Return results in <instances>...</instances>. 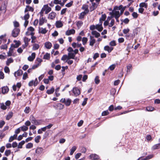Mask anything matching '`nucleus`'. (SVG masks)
<instances>
[{"label":"nucleus","instance_id":"a18cd8bd","mask_svg":"<svg viewBox=\"0 0 160 160\" xmlns=\"http://www.w3.org/2000/svg\"><path fill=\"white\" fill-rule=\"evenodd\" d=\"M88 41V39L87 38L83 37L82 39V42L83 44L85 45Z\"/></svg>","mask_w":160,"mask_h":160},{"label":"nucleus","instance_id":"f8f14e48","mask_svg":"<svg viewBox=\"0 0 160 160\" xmlns=\"http://www.w3.org/2000/svg\"><path fill=\"white\" fill-rule=\"evenodd\" d=\"M36 54L35 52L32 53L31 55L28 58V60L30 61H32L33 60L35 57Z\"/></svg>","mask_w":160,"mask_h":160},{"label":"nucleus","instance_id":"a878e982","mask_svg":"<svg viewBox=\"0 0 160 160\" xmlns=\"http://www.w3.org/2000/svg\"><path fill=\"white\" fill-rule=\"evenodd\" d=\"M13 115V113L12 112H9L6 117V119L7 120H9L12 118Z\"/></svg>","mask_w":160,"mask_h":160},{"label":"nucleus","instance_id":"7ed1b4c3","mask_svg":"<svg viewBox=\"0 0 160 160\" xmlns=\"http://www.w3.org/2000/svg\"><path fill=\"white\" fill-rule=\"evenodd\" d=\"M60 102H62L65 104L67 106H69L70 105L71 102V100L69 98H62L60 100Z\"/></svg>","mask_w":160,"mask_h":160},{"label":"nucleus","instance_id":"37998d69","mask_svg":"<svg viewBox=\"0 0 160 160\" xmlns=\"http://www.w3.org/2000/svg\"><path fill=\"white\" fill-rule=\"evenodd\" d=\"M20 128L21 129V130L23 131H27L28 129V127H27L26 126H23Z\"/></svg>","mask_w":160,"mask_h":160},{"label":"nucleus","instance_id":"79ce46f5","mask_svg":"<svg viewBox=\"0 0 160 160\" xmlns=\"http://www.w3.org/2000/svg\"><path fill=\"white\" fill-rule=\"evenodd\" d=\"M41 139V137L40 136H36L34 139L36 143H38L39 142V140Z\"/></svg>","mask_w":160,"mask_h":160},{"label":"nucleus","instance_id":"338daca9","mask_svg":"<svg viewBox=\"0 0 160 160\" xmlns=\"http://www.w3.org/2000/svg\"><path fill=\"white\" fill-rule=\"evenodd\" d=\"M133 17L134 18H137L138 17V14L136 12H133L132 14Z\"/></svg>","mask_w":160,"mask_h":160},{"label":"nucleus","instance_id":"49530a36","mask_svg":"<svg viewBox=\"0 0 160 160\" xmlns=\"http://www.w3.org/2000/svg\"><path fill=\"white\" fill-rule=\"evenodd\" d=\"M154 109V108L151 106L148 107L146 108V110L148 111H152Z\"/></svg>","mask_w":160,"mask_h":160},{"label":"nucleus","instance_id":"f257e3e1","mask_svg":"<svg viewBox=\"0 0 160 160\" xmlns=\"http://www.w3.org/2000/svg\"><path fill=\"white\" fill-rule=\"evenodd\" d=\"M11 102L10 101H7L5 103H0V108L3 110H6L10 105Z\"/></svg>","mask_w":160,"mask_h":160},{"label":"nucleus","instance_id":"b1692460","mask_svg":"<svg viewBox=\"0 0 160 160\" xmlns=\"http://www.w3.org/2000/svg\"><path fill=\"white\" fill-rule=\"evenodd\" d=\"M72 46L73 48H79L81 47L82 46L81 43H78L73 42L72 44Z\"/></svg>","mask_w":160,"mask_h":160},{"label":"nucleus","instance_id":"de8ad7c7","mask_svg":"<svg viewBox=\"0 0 160 160\" xmlns=\"http://www.w3.org/2000/svg\"><path fill=\"white\" fill-rule=\"evenodd\" d=\"M32 123L36 125H38L41 124V122L40 121L36 120L34 121V122H32Z\"/></svg>","mask_w":160,"mask_h":160},{"label":"nucleus","instance_id":"4468645a","mask_svg":"<svg viewBox=\"0 0 160 160\" xmlns=\"http://www.w3.org/2000/svg\"><path fill=\"white\" fill-rule=\"evenodd\" d=\"M23 73V71L21 70H19L14 72V75L15 77L21 75Z\"/></svg>","mask_w":160,"mask_h":160},{"label":"nucleus","instance_id":"bb28decb","mask_svg":"<svg viewBox=\"0 0 160 160\" xmlns=\"http://www.w3.org/2000/svg\"><path fill=\"white\" fill-rule=\"evenodd\" d=\"M47 30L45 28H41L39 29V32L43 34H45L47 33Z\"/></svg>","mask_w":160,"mask_h":160},{"label":"nucleus","instance_id":"8fccbe9b","mask_svg":"<svg viewBox=\"0 0 160 160\" xmlns=\"http://www.w3.org/2000/svg\"><path fill=\"white\" fill-rule=\"evenodd\" d=\"M68 56L67 55H64L62 58L61 60L62 61H64L66 59H67L68 60L69 59H68Z\"/></svg>","mask_w":160,"mask_h":160},{"label":"nucleus","instance_id":"e433bc0d","mask_svg":"<svg viewBox=\"0 0 160 160\" xmlns=\"http://www.w3.org/2000/svg\"><path fill=\"white\" fill-rule=\"evenodd\" d=\"M64 105L61 103H58L57 105V108L58 109H62L64 108Z\"/></svg>","mask_w":160,"mask_h":160},{"label":"nucleus","instance_id":"cd10ccee","mask_svg":"<svg viewBox=\"0 0 160 160\" xmlns=\"http://www.w3.org/2000/svg\"><path fill=\"white\" fill-rule=\"evenodd\" d=\"M160 148V143L153 145L152 148V150L159 149Z\"/></svg>","mask_w":160,"mask_h":160},{"label":"nucleus","instance_id":"393cba45","mask_svg":"<svg viewBox=\"0 0 160 160\" xmlns=\"http://www.w3.org/2000/svg\"><path fill=\"white\" fill-rule=\"evenodd\" d=\"M96 29H97L98 31L101 32L103 29V27L102 26L98 24L95 25Z\"/></svg>","mask_w":160,"mask_h":160},{"label":"nucleus","instance_id":"1a4fd4ad","mask_svg":"<svg viewBox=\"0 0 160 160\" xmlns=\"http://www.w3.org/2000/svg\"><path fill=\"white\" fill-rule=\"evenodd\" d=\"M90 43L89 45L91 46H93L95 42V40L94 38V37L93 36H90Z\"/></svg>","mask_w":160,"mask_h":160},{"label":"nucleus","instance_id":"e2e57ef3","mask_svg":"<svg viewBox=\"0 0 160 160\" xmlns=\"http://www.w3.org/2000/svg\"><path fill=\"white\" fill-rule=\"evenodd\" d=\"M106 16L105 14H102V15L101 18H100V19L102 21H104L106 19Z\"/></svg>","mask_w":160,"mask_h":160},{"label":"nucleus","instance_id":"412c9836","mask_svg":"<svg viewBox=\"0 0 160 160\" xmlns=\"http://www.w3.org/2000/svg\"><path fill=\"white\" fill-rule=\"evenodd\" d=\"M43 149L42 148H38L36 150V153L38 154H41L43 151Z\"/></svg>","mask_w":160,"mask_h":160},{"label":"nucleus","instance_id":"4c0bfd02","mask_svg":"<svg viewBox=\"0 0 160 160\" xmlns=\"http://www.w3.org/2000/svg\"><path fill=\"white\" fill-rule=\"evenodd\" d=\"M39 46L38 44L35 43L33 44L32 49L34 50H37L39 48Z\"/></svg>","mask_w":160,"mask_h":160},{"label":"nucleus","instance_id":"a19ab883","mask_svg":"<svg viewBox=\"0 0 160 160\" xmlns=\"http://www.w3.org/2000/svg\"><path fill=\"white\" fill-rule=\"evenodd\" d=\"M30 111V109L29 107H26L24 110V112L25 113L28 114V113Z\"/></svg>","mask_w":160,"mask_h":160},{"label":"nucleus","instance_id":"0e129e2a","mask_svg":"<svg viewBox=\"0 0 160 160\" xmlns=\"http://www.w3.org/2000/svg\"><path fill=\"white\" fill-rule=\"evenodd\" d=\"M5 123V122L4 121H0V128H2Z\"/></svg>","mask_w":160,"mask_h":160},{"label":"nucleus","instance_id":"0eeeda50","mask_svg":"<svg viewBox=\"0 0 160 160\" xmlns=\"http://www.w3.org/2000/svg\"><path fill=\"white\" fill-rule=\"evenodd\" d=\"M20 45L19 43L18 42H16L15 44H12L11 45V46L10 48V50L12 52L13 51L15 48H18Z\"/></svg>","mask_w":160,"mask_h":160},{"label":"nucleus","instance_id":"774afa93","mask_svg":"<svg viewBox=\"0 0 160 160\" xmlns=\"http://www.w3.org/2000/svg\"><path fill=\"white\" fill-rule=\"evenodd\" d=\"M4 71L6 73H9L10 70L8 67H5L4 68Z\"/></svg>","mask_w":160,"mask_h":160},{"label":"nucleus","instance_id":"c85d7f7f","mask_svg":"<svg viewBox=\"0 0 160 160\" xmlns=\"http://www.w3.org/2000/svg\"><path fill=\"white\" fill-rule=\"evenodd\" d=\"M45 46L47 48L49 49L51 48L52 44L50 42H46L45 44Z\"/></svg>","mask_w":160,"mask_h":160},{"label":"nucleus","instance_id":"6e6552de","mask_svg":"<svg viewBox=\"0 0 160 160\" xmlns=\"http://www.w3.org/2000/svg\"><path fill=\"white\" fill-rule=\"evenodd\" d=\"M43 8H44V11H45V14H46L48 13L51 10V8L49 7L48 5H44Z\"/></svg>","mask_w":160,"mask_h":160},{"label":"nucleus","instance_id":"f3484780","mask_svg":"<svg viewBox=\"0 0 160 160\" xmlns=\"http://www.w3.org/2000/svg\"><path fill=\"white\" fill-rule=\"evenodd\" d=\"M98 4L96 3L95 2H92V6L90 7V9L92 11L94 10L97 7Z\"/></svg>","mask_w":160,"mask_h":160},{"label":"nucleus","instance_id":"dca6fc26","mask_svg":"<svg viewBox=\"0 0 160 160\" xmlns=\"http://www.w3.org/2000/svg\"><path fill=\"white\" fill-rule=\"evenodd\" d=\"M68 59H74V57H75V55L74 52H69L68 54Z\"/></svg>","mask_w":160,"mask_h":160},{"label":"nucleus","instance_id":"7c9ffc66","mask_svg":"<svg viewBox=\"0 0 160 160\" xmlns=\"http://www.w3.org/2000/svg\"><path fill=\"white\" fill-rule=\"evenodd\" d=\"M13 60L12 58H10L8 59L6 62V64L7 66H9L11 63L13 62Z\"/></svg>","mask_w":160,"mask_h":160},{"label":"nucleus","instance_id":"473e14b6","mask_svg":"<svg viewBox=\"0 0 160 160\" xmlns=\"http://www.w3.org/2000/svg\"><path fill=\"white\" fill-rule=\"evenodd\" d=\"M50 58V54L46 53L43 56V59L46 60H49Z\"/></svg>","mask_w":160,"mask_h":160},{"label":"nucleus","instance_id":"69168bd1","mask_svg":"<svg viewBox=\"0 0 160 160\" xmlns=\"http://www.w3.org/2000/svg\"><path fill=\"white\" fill-rule=\"evenodd\" d=\"M129 31V29L128 28L124 29L123 30V32L125 34H127Z\"/></svg>","mask_w":160,"mask_h":160},{"label":"nucleus","instance_id":"ddd939ff","mask_svg":"<svg viewBox=\"0 0 160 160\" xmlns=\"http://www.w3.org/2000/svg\"><path fill=\"white\" fill-rule=\"evenodd\" d=\"M113 49V48L112 47H110L108 46H105L104 47V50L105 51H107L108 52L110 53V52Z\"/></svg>","mask_w":160,"mask_h":160},{"label":"nucleus","instance_id":"052dcab7","mask_svg":"<svg viewBox=\"0 0 160 160\" xmlns=\"http://www.w3.org/2000/svg\"><path fill=\"white\" fill-rule=\"evenodd\" d=\"M109 45L112 46H116V42L115 41H111Z\"/></svg>","mask_w":160,"mask_h":160},{"label":"nucleus","instance_id":"9b49d317","mask_svg":"<svg viewBox=\"0 0 160 160\" xmlns=\"http://www.w3.org/2000/svg\"><path fill=\"white\" fill-rule=\"evenodd\" d=\"M90 158L93 160L98 159L99 158V156L95 154H92L89 156Z\"/></svg>","mask_w":160,"mask_h":160},{"label":"nucleus","instance_id":"603ef678","mask_svg":"<svg viewBox=\"0 0 160 160\" xmlns=\"http://www.w3.org/2000/svg\"><path fill=\"white\" fill-rule=\"evenodd\" d=\"M33 147V144L31 143H28L26 146V148H30Z\"/></svg>","mask_w":160,"mask_h":160},{"label":"nucleus","instance_id":"864d4df0","mask_svg":"<svg viewBox=\"0 0 160 160\" xmlns=\"http://www.w3.org/2000/svg\"><path fill=\"white\" fill-rule=\"evenodd\" d=\"M11 152L10 150H7L5 152V155L6 156H8L11 154Z\"/></svg>","mask_w":160,"mask_h":160},{"label":"nucleus","instance_id":"bf43d9fd","mask_svg":"<svg viewBox=\"0 0 160 160\" xmlns=\"http://www.w3.org/2000/svg\"><path fill=\"white\" fill-rule=\"evenodd\" d=\"M29 18V15L28 13L26 14L24 17V18L25 20H28Z\"/></svg>","mask_w":160,"mask_h":160},{"label":"nucleus","instance_id":"c03bdc74","mask_svg":"<svg viewBox=\"0 0 160 160\" xmlns=\"http://www.w3.org/2000/svg\"><path fill=\"white\" fill-rule=\"evenodd\" d=\"M3 131L2 130L0 131V138L2 139L5 137L6 134L3 133Z\"/></svg>","mask_w":160,"mask_h":160},{"label":"nucleus","instance_id":"09e8293b","mask_svg":"<svg viewBox=\"0 0 160 160\" xmlns=\"http://www.w3.org/2000/svg\"><path fill=\"white\" fill-rule=\"evenodd\" d=\"M94 81L96 84H98L100 82V80L99 79V77L98 76H97L95 78Z\"/></svg>","mask_w":160,"mask_h":160},{"label":"nucleus","instance_id":"680f3d73","mask_svg":"<svg viewBox=\"0 0 160 160\" xmlns=\"http://www.w3.org/2000/svg\"><path fill=\"white\" fill-rule=\"evenodd\" d=\"M114 19H112L111 21V22L109 25V27H112L114 24Z\"/></svg>","mask_w":160,"mask_h":160},{"label":"nucleus","instance_id":"f704fd0d","mask_svg":"<svg viewBox=\"0 0 160 160\" xmlns=\"http://www.w3.org/2000/svg\"><path fill=\"white\" fill-rule=\"evenodd\" d=\"M25 143V141H22L19 143L18 145V148H22V146Z\"/></svg>","mask_w":160,"mask_h":160},{"label":"nucleus","instance_id":"aec40b11","mask_svg":"<svg viewBox=\"0 0 160 160\" xmlns=\"http://www.w3.org/2000/svg\"><path fill=\"white\" fill-rule=\"evenodd\" d=\"M9 91V88L7 86L4 87L2 88V92L3 94L7 93Z\"/></svg>","mask_w":160,"mask_h":160},{"label":"nucleus","instance_id":"f03ea898","mask_svg":"<svg viewBox=\"0 0 160 160\" xmlns=\"http://www.w3.org/2000/svg\"><path fill=\"white\" fill-rule=\"evenodd\" d=\"M110 14L112 16V17H113L114 16L117 22H119L118 18L120 17V14L119 11H113L112 12H110Z\"/></svg>","mask_w":160,"mask_h":160},{"label":"nucleus","instance_id":"5701e85b","mask_svg":"<svg viewBox=\"0 0 160 160\" xmlns=\"http://www.w3.org/2000/svg\"><path fill=\"white\" fill-rule=\"evenodd\" d=\"M92 34L94 35L95 37L98 38L100 36V34L96 31H93L91 32Z\"/></svg>","mask_w":160,"mask_h":160},{"label":"nucleus","instance_id":"6e6d98bb","mask_svg":"<svg viewBox=\"0 0 160 160\" xmlns=\"http://www.w3.org/2000/svg\"><path fill=\"white\" fill-rule=\"evenodd\" d=\"M28 30L29 31L31 32L30 33V34H31V35H32L33 34V33L32 32L34 31V28L32 27H30L29 28H28Z\"/></svg>","mask_w":160,"mask_h":160},{"label":"nucleus","instance_id":"6ab92c4d","mask_svg":"<svg viewBox=\"0 0 160 160\" xmlns=\"http://www.w3.org/2000/svg\"><path fill=\"white\" fill-rule=\"evenodd\" d=\"M88 8V5H83L82 7V9L84 10V11L83 12L88 13L89 12Z\"/></svg>","mask_w":160,"mask_h":160},{"label":"nucleus","instance_id":"c9c22d12","mask_svg":"<svg viewBox=\"0 0 160 160\" xmlns=\"http://www.w3.org/2000/svg\"><path fill=\"white\" fill-rule=\"evenodd\" d=\"M139 7H144L145 8H148V4L147 3H146L145 2H142L140 4Z\"/></svg>","mask_w":160,"mask_h":160},{"label":"nucleus","instance_id":"423d86ee","mask_svg":"<svg viewBox=\"0 0 160 160\" xmlns=\"http://www.w3.org/2000/svg\"><path fill=\"white\" fill-rule=\"evenodd\" d=\"M47 22V20L46 18L43 17H40L39 19V24L40 26L42 25L44 23Z\"/></svg>","mask_w":160,"mask_h":160},{"label":"nucleus","instance_id":"4be33fe9","mask_svg":"<svg viewBox=\"0 0 160 160\" xmlns=\"http://www.w3.org/2000/svg\"><path fill=\"white\" fill-rule=\"evenodd\" d=\"M33 10L34 9L32 7L29 6H27L25 10V12H26L28 11L33 12Z\"/></svg>","mask_w":160,"mask_h":160},{"label":"nucleus","instance_id":"5fc2aeb1","mask_svg":"<svg viewBox=\"0 0 160 160\" xmlns=\"http://www.w3.org/2000/svg\"><path fill=\"white\" fill-rule=\"evenodd\" d=\"M109 113V112L108 110H106L102 112V116H105L107 115H108Z\"/></svg>","mask_w":160,"mask_h":160},{"label":"nucleus","instance_id":"4d7b16f0","mask_svg":"<svg viewBox=\"0 0 160 160\" xmlns=\"http://www.w3.org/2000/svg\"><path fill=\"white\" fill-rule=\"evenodd\" d=\"M153 157V155H150L147 156L146 158H145V160H148L152 158Z\"/></svg>","mask_w":160,"mask_h":160},{"label":"nucleus","instance_id":"2f4dec72","mask_svg":"<svg viewBox=\"0 0 160 160\" xmlns=\"http://www.w3.org/2000/svg\"><path fill=\"white\" fill-rule=\"evenodd\" d=\"M77 147L75 146H73L70 150V155H72L74 152L77 149Z\"/></svg>","mask_w":160,"mask_h":160},{"label":"nucleus","instance_id":"c756f323","mask_svg":"<svg viewBox=\"0 0 160 160\" xmlns=\"http://www.w3.org/2000/svg\"><path fill=\"white\" fill-rule=\"evenodd\" d=\"M87 14V13L83 12H81L79 17V19H82L84 18V16Z\"/></svg>","mask_w":160,"mask_h":160},{"label":"nucleus","instance_id":"39448f33","mask_svg":"<svg viewBox=\"0 0 160 160\" xmlns=\"http://www.w3.org/2000/svg\"><path fill=\"white\" fill-rule=\"evenodd\" d=\"M72 91L74 95L76 97H77L80 94V90L77 88H73Z\"/></svg>","mask_w":160,"mask_h":160},{"label":"nucleus","instance_id":"20e7f679","mask_svg":"<svg viewBox=\"0 0 160 160\" xmlns=\"http://www.w3.org/2000/svg\"><path fill=\"white\" fill-rule=\"evenodd\" d=\"M20 32V30L17 28H14L12 32V35L14 37H17L18 35Z\"/></svg>","mask_w":160,"mask_h":160},{"label":"nucleus","instance_id":"9d476101","mask_svg":"<svg viewBox=\"0 0 160 160\" xmlns=\"http://www.w3.org/2000/svg\"><path fill=\"white\" fill-rule=\"evenodd\" d=\"M56 16V13L53 12H51L49 14L48 18L49 19L52 20L55 18Z\"/></svg>","mask_w":160,"mask_h":160},{"label":"nucleus","instance_id":"58836bf2","mask_svg":"<svg viewBox=\"0 0 160 160\" xmlns=\"http://www.w3.org/2000/svg\"><path fill=\"white\" fill-rule=\"evenodd\" d=\"M28 39L27 37H25L24 39V41L25 43V47H27L28 45Z\"/></svg>","mask_w":160,"mask_h":160},{"label":"nucleus","instance_id":"2eb2a0df","mask_svg":"<svg viewBox=\"0 0 160 160\" xmlns=\"http://www.w3.org/2000/svg\"><path fill=\"white\" fill-rule=\"evenodd\" d=\"M75 33V30L73 29H72L67 30L66 32V34L69 36L71 34H74Z\"/></svg>","mask_w":160,"mask_h":160},{"label":"nucleus","instance_id":"a211bd4d","mask_svg":"<svg viewBox=\"0 0 160 160\" xmlns=\"http://www.w3.org/2000/svg\"><path fill=\"white\" fill-rule=\"evenodd\" d=\"M56 26L57 28H60L63 26V24L61 21H58L56 22Z\"/></svg>","mask_w":160,"mask_h":160},{"label":"nucleus","instance_id":"13d9d810","mask_svg":"<svg viewBox=\"0 0 160 160\" xmlns=\"http://www.w3.org/2000/svg\"><path fill=\"white\" fill-rule=\"evenodd\" d=\"M115 67V64H112L109 67L108 69L111 70H113L114 69Z\"/></svg>","mask_w":160,"mask_h":160},{"label":"nucleus","instance_id":"ea45409f","mask_svg":"<svg viewBox=\"0 0 160 160\" xmlns=\"http://www.w3.org/2000/svg\"><path fill=\"white\" fill-rule=\"evenodd\" d=\"M54 90V88H52L50 89L47 90V93L49 94H50L52 93L53 92Z\"/></svg>","mask_w":160,"mask_h":160},{"label":"nucleus","instance_id":"3c124183","mask_svg":"<svg viewBox=\"0 0 160 160\" xmlns=\"http://www.w3.org/2000/svg\"><path fill=\"white\" fill-rule=\"evenodd\" d=\"M83 22L82 21H78L77 22V25L78 27H80L83 24Z\"/></svg>","mask_w":160,"mask_h":160},{"label":"nucleus","instance_id":"72a5a7b5","mask_svg":"<svg viewBox=\"0 0 160 160\" xmlns=\"http://www.w3.org/2000/svg\"><path fill=\"white\" fill-rule=\"evenodd\" d=\"M42 61V60L39 58H37L36 61H35V63H37L38 64L39 66L41 65V63Z\"/></svg>","mask_w":160,"mask_h":160}]
</instances>
